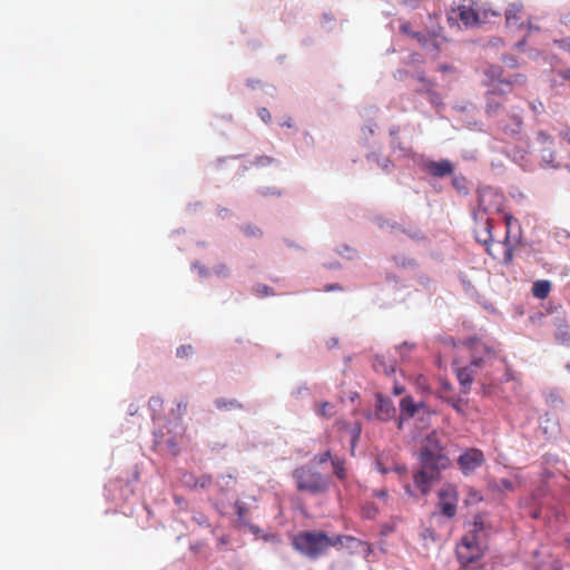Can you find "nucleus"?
<instances>
[{
	"mask_svg": "<svg viewBox=\"0 0 570 570\" xmlns=\"http://www.w3.org/2000/svg\"><path fill=\"white\" fill-rule=\"evenodd\" d=\"M469 350L471 361L468 365L458 367L455 375L461 386L462 393L470 392L474 379L483 375L481 379L483 385H491L494 381V367H505V361L499 357L495 351L482 342L480 338L471 337L463 342Z\"/></svg>",
	"mask_w": 570,
	"mask_h": 570,
	"instance_id": "nucleus-1",
	"label": "nucleus"
},
{
	"mask_svg": "<svg viewBox=\"0 0 570 570\" xmlns=\"http://www.w3.org/2000/svg\"><path fill=\"white\" fill-rule=\"evenodd\" d=\"M340 537H328L324 531H302L293 537L292 544L301 554L316 560L324 556L331 547H338Z\"/></svg>",
	"mask_w": 570,
	"mask_h": 570,
	"instance_id": "nucleus-2",
	"label": "nucleus"
},
{
	"mask_svg": "<svg viewBox=\"0 0 570 570\" xmlns=\"http://www.w3.org/2000/svg\"><path fill=\"white\" fill-rule=\"evenodd\" d=\"M419 459L421 465L433 471L444 470L451 464V460L445 453V449L435 431L423 439Z\"/></svg>",
	"mask_w": 570,
	"mask_h": 570,
	"instance_id": "nucleus-3",
	"label": "nucleus"
},
{
	"mask_svg": "<svg viewBox=\"0 0 570 570\" xmlns=\"http://www.w3.org/2000/svg\"><path fill=\"white\" fill-rule=\"evenodd\" d=\"M294 479L298 490L309 494H318L328 487V481L308 466H301L294 471Z\"/></svg>",
	"mask_w": 570,
	"mask_h": 570,
	"instance_id": "nucleus-4",
	"label": "nucleus"
},
{
	"mask_svg": "<svg viewBox=\"0 0 570 570\" xmlns=\"http://www.w3.org/2000/svg\"><path fill=\"white\" fill-rule=\"evenodd\" d=\"M488 544L482 541V538H475L472 534H464L456 546V557L463 567L479 560Z\"/></svg>",
	"mask_w": 570,
	"mask_h": 570,
	"instance_id": "nucleus-5",
	"label": "nucleus"
},
{
	"mask_svg": "<svg viewBox=\"0 0 570 570\" xmlns=\"http://www.w3.org/2000/svg\"><path fill=\"white\" fill-rule=\"evenodd\" d=\"M439 475L440 471H433L421 465V469L413 475V484L406 485L407 493L413 497L428 495Z\"/></svg>",
	"mask_w": 570,
	"mask_h": 570,
	"instance_id": "nucleus-6",
	"label": "nucleus"
},
{
	"mask_svg": "<svg viewBox=\"0 0 570 570\" xmlns=\"http://www.w3.org/2000/svg\"><path fill=\"white\" fill-rule=\"evenodd\" d=\"M492 219L489 217L481 216L480 222H478L474 227V236L478 243L485 246L489 255H491L493 258H498L499 255L495 254L492 249V245H494V242L492 239Z\"/></svg>",
	"mask_w": 570,
	"mask_h": 570,
	"instance_id": "nucleus-7",
	"label": "nucleus"
},
{
	"mask_svg": "<svg viewBox=\"0 0 570 570\" xmlns=\"http://www.w3.org/2000/svg\"><path fill=\"white\" fill-rule=\"evenodd\" d=\"M484 454L479 449H469L458 459V464L464 474H470L484 463Z\"/></svg>",
	"mask_w": 570,
	"mask_h": 570,
	"instance_id": "nucleus-8",
	"label": "nucleus"
},
{
	"mask_svg": "<svg viewBox=\"0 0 570 570\" xmlns=\"http://www.w3.org/2000/svg\"><path fill=\"white\" fill-rule=\"evenodd\" d=\"M487 75L490 78V89L488 90V95L490 96H502L511 92L512 90V81L500 79L501 69L499 67H491Z\"/></svg>",
	"mask_w": 570,
	"mask_h": 570,
	"instance_id": "nucleus-9",
	"label": "nucleus"
},
{
	"mask_svg": "<svg viewBox=\"0 0 570 570\" xmlns=\"http://www.w3.org/2000/svg\"><path fill=\"white\" fill-rule=\"evenodd\" d=\"M502 195L492 188H484L479 194V207L484 212L500 210Z\"/></svg>",
	"mask_w": 570,
	"mask_h": 570,
	"instance_id": "nucleus-10",
	"label": "nucleus"
},
{
	"mask_svg": "<svg viewBox=\"0 0 570 570\" xmlns=\"http://www.w3.org/2000/svg\"><path fill=\"white\" fill-rule=\"evenodd\" d=\"M395 414L392 401L383 394H376L375 415L382 421L391 420Z\"/></svg>",
	"mask_w": 570,
	"mask_h": 570,
	"instance_id": "nucleus-11",
	"label": "nucleus"
},
{
	"mask_svg": "<svg viewBox=\"0 0 570 570\" xmlns=\"http://www.w3.org/2000/svg\"><path fill=\"white\" fill-rule=\"evenodd\" d=\"M519 243V237H512L510 230H507L503 242L497 243L502 249V263L504 265H511L514 257V249Z\"/></svg>",
	"mask_w": 570,
	"mask_h": 570,
	"instance_id": "nucleus-12",
	"label": "nucleus"
},
{
	"mask_svg": "<svg viewBox=\"0 0 570 570\" xmlns=\"http://www.w3.org/2000/svg\"><path fill=\"white\" fill-rule=\"evenodd\" d=\"M419 82H424V89H416L420 95H425L432 105H440L442 101L441 95L434 89V82L425 78L423 75L417 76Z\"/></svg>",
	"mask_w": 570,
	"mask_h": 570,
	"instance_id": "nucleus-13",
	"label": "nucleus"
},
{
	"mask_svg": "<svg viewBox=\"0 0 570 570\" xmlns=\"http://www.w3.org/2000/svg\"><path fill=\"white\" fill-rule=\"evenodd\" d=\"M523 20V6L520 2L510 3L505 11V21L510 27H521Z\"/></svg>",
	"mask_w": 570,
	"mask_h": 570,
	"instance_id": "nucleus-14",
	"label": "nucleus"
},
{
	"mask_svg": "<svg viewBox=\"0 0 570 570\" xmlns=\"http://www.w3.org/2000/svg\"><path fill=\"white\" fill-rule=\"evenodd\" d=\"M465 534H472L475 538H482V541L488 544V530L485 518L483 514L475 515L472 523L469 525V530Z\"/></svg>",
	"mask_w": 570,
	"mask_h": 570,
	"instance_id": "nucleus-15",
	"label": "nucleus"
},
{
	"mask_svg": "<svg viewBox=\"0 0 570 570\" xmlns=\"http://www.w3.org/2000/svg\"><path fill=\"white\" fill-rule=\"evenodd\" d=\"M455 11L465 27H474L481 23L479 13L469 6L461 4Z\"/></svg>",
	"mask_w": 570,
	"mask_h": 570,
	"instance_id": "nucleus-16",
	"label": "nucleus"
},
{
	"mask_svg": "<svg viewBox=\"0 0 570 570\" xmlns=\"http://www.w3.org/2000/svg\"><path fill=\"white\" fill-rule=\"evenodd\" d=\"M426 170L434 177H445L453 173V165L446 159L430 161L426 164Z\"/></svg>",
	"mask_w": 570,
	"mask_h": 570,
	"instance_id": "nucleus-17",
	"label": "nucleus"
},
{
	"mask_svg": "<svg viewBox=\"0 0 570 570\" xmlns=\"http://www.w3.org/2000/svg\"><path fill=\"white\" fill-rule=\"evenodd\" d=\"M335 537H340L342 539L341 543H338V547H346L353 552L363 551L367 554L371 552V546L367 542H364L352 535L336 534Z\"/></svg>",
	"mask_w": 570,
	"mask_h": 570,
	"instance_id": "nucleus-18",
	"label": "nucleus"
},
{
	"mask_svg": "<svg viewBox=\"0 0 570 570\" xmlns=\"http://www.w3.org/2000/svg\"><path fill=\"white\" fill-rule=\"evenodd\" d=\"M400 409H401V413H400L397 428L402 429L403 420L413 417L417 411V405L415 404L413 397L405 396L401 400Z\"/></svg>",
	"mask_w": 570,
	"mask_h": 570,
	"instance_id": "nucleus-19",
	"label": "nucleus"
},
{
	"mask_svg": "<svg viewBox=\"0 0 570 570\" xmlns=\"http://www.w3.org/2000/svg\"><path fill=\"white\" fill-rule=\"evenodd\" d=\"M456 513V504L453 501H442L438 504V510L432 513V518L435 519L439 515H443L446 519H452Z\"/></svg>",
	"mask_w": 570,
	"mask_h": 570,
	"instance_id": "nucleus-20",
	"label": "nucleus"
},
{
	"mask_svg": "<svg viewBox=\"0 0 570 570\" xmlns=\"http://www.w3.org/2000/svg\"><path fill=\"white\" fill-rule=\"evenodd\" d=\"M550 291H551V283L546 279L537 281L532 285V295L539 299L547 298Z\"/></svg>",
	"mask_w": 570,
	"mask_h": 570,
	"instance_id": "nucleus-21",
	"label": "nucleus"
},
{
	"mask_svg": "<svg viewBox=\"0 0 570 570\" xmlns=\"http://www.w3.org/2000/svg\"><path fill=\"white\" fill-rule=\"evenodd\" d=\"M400 32L410 36L420 43H425L426 37L420 31H413L409 21H402L400 24Z\"/></svg>",
	"mask_w": 570,
	"mask_h": 570,
	"instance_id": "nucleus-22",
	"label": "nucleus"
},
{
	"mask_svg": "<svg viewBox=\"0 0 570 570\" xmlns=\"http://www.w3.org/2000/svg\"><path fill=\"white\" fill-rule=\"evenodd\" d=\"M343 428L348 430V433L351 435V452L354 453V449L356 446L357 441L360 440L362 428L360 423H355L352 426L347 424H343Z\"/></svg>",
	"mask_w": 570,
	"mask_h": 570,
	"instance_id": "nucleus-23",
	"label": "nucleus"
},
{
	"mask_svg": "<svg viewBox=\"0 0 570 570\" xmlns=\"http://www.w3.org/2000/svg\"><path fill=\"white\" fill-rule=\"evenodd\" d=\"M215 405L218 410L232 411V410H240L243 405L235 399L225 400L218 399L215 401Z\"/></svg>",
	"mask_w": 570,
	"mask_h": 570,
	"instance_id": "nucleus-24",
	"label": "nucleus"
},
{
	"mask_svg": "<svg viewBox=\"0 0 570 570\" xmlns=\"http://www.w3.org/2000/svg\"><path fill=\"white\" fill-rule=\"evenodd\" d=\"M458 495L456 487L452 483H444L438 492L439 499H456Z\"/></svg>",
	"mask_w": 570,
	"mask_h": 570,
	"instance_id": "nucleus-25",
	"label": "nucleus"
},
{
	"mask_svg": "<svg viewBox=\"0 0 570 570\" xmlns=\"http://www.w3.org/2000/svg\"><path fill=\"white\" fill-rule=\"evenodd\" d=\"M332 466L334 474L340 479L344 480L346 478V469H345V460L338 456H334L332 459Z\"/></svg>",
	"mask_w": 570,
	"mask_h": 570,
	"instance_id": "nucleus-26",
	"label": "nucleus"
},
{
	"mask_svg": "<svg viewBox=\"0 0 570 570\" xmlns=\"http://www.w3.org/2000/svg\"><path fill=\"white\" fill-rule=\"evenodd\" d=\"M495 96H490L487 94V107L485 111L489 116H493L498 112V110L501 107V102L499 100H495Z\"/></svg>",
	"mask_w": 570,
	"mask_h": 570,
	"instance_id": "nucleus-27",
	"label": "nucleus"
},
{
	"mask_svg": "<svg viewBox=\"0 0 570 570\" xmlns=\"http://www.w3.org/2000/svg\"><path fill=\"white\" fill-rule=\"evenodd\" d=\"M377 513V508L374 502L368 501L362 507V515L366 519H374Z\"/></svg>",
	"mask_w": 570,
	"mask_h": 570,
	"instance_id": "nucleus-28",
	"label": "nucleus"
},
{
	"mask_svg": "<svg viewBox=\"0 0 570 570\" xmlns=\"http://www.w3.org/2000/svg\"><path fill=\"white\" fill-rule=\"evenodd\" d=\"M377 468H379L380 472L383 474H385L390 471H395L399 475H402L403 473L406 472L405 465L394 464L393 468H387V466H384L381 461H377Z\"/></svg>",
	"mask_w": 570,
	"mask_h": 570,
	"instance_id": "nucleus-29",
	"label": "nucleus"
},
{
	"mask_svg": "<svg viewBox=\"0 0 570 570\" xmlns=\"http://www.w3.org/2000/svg\"><path fill=\"white\" fill-rule=\"evenodd\" d=\"M557 340L564 343L570 340L569 326L567 323L561 322L559 325V331L557 333Z\"/></svg>",
	"mask_w": 570,
	"mask_h": 570,
	"instance_id": "nucleus-30",
	"label": "nucleus"
},
{
	"mask_svg": "<svg viewBox=\"0 0 570 570\" xmlns=\"http://www.w3.org/2000/svg\"><path fill=\"white\" fill-rule=\"evenodd\" d=\"M333 409V404L330 402H322L317 404L316 413L323 417H328L332 415L331 410Z\"/></svg>",
	"mask_w": 570,
	"mask_h": 570,
	"instance_id": "nucleus-31",
	"label": "nucleus"
},
{
	"mask_svg": "<svg viewBox=\"0 0 570 570\" xmlns=\"http://www.w3.org/2000/svg\"><path fill=\"white\" fill-rule=\"evenodd\" d=\"M243 232L247 237H261L263 235V232L259 227L250 224L244 226Z\"/></svg>",
	"mask_w": 570,
	"mask_h": 570,
	"instance_id": "nucleus-32",
	"label": "nucleus"
},
{
	"mask_svg": "<svg viewBox=\"0 0 570 570\" xmlns=\"http://www.w3.org/2000/svg\"><path fill=\"white\" fill-rule=\"evenodd\" d=\"M275 163V159L269 157V156H258L255 158V160L253 161V164L256 166V167H266V166H271L272 164Z\"/></svg>",
	"mask_w": 570,
	"mask_h": 570,
	"instance_id": "nucleus-33",
	"label": "nucleus"
},
{
	"mask_svg": "<svg viewBox=\"0 0 570 570\" xmlns=\"http://www.w3.org/2000/svg\"><path fill=\"white\" fill-rule=\"evenodd\" d=\"M333 458L334 456H332L331 451H325L324 453L315 455L314 459H313V462L316 463V464H324L328 460L332 461Z\"/></svg>",
	"mask_w": 570,
	"mask_h": 570,
	"instance_id": "nucleus-34",
	"label": "nucleus"
},
{
	"mask_svg": "<svg viewBox=\"0 0 570 570\" xmlns=\"http://www.w3.org/2000/svg\"><path fill=\"white\" fill-rule=\"evenodd\" d=\"M188 402L186 400L177 403L176 409L174 410V414L178 417H181L187 411Z\"/></svg>",
	"mask_w": 570,
	"mask_h": 570,
	"instance_id": "nucleus-35",
	"label": "nucleus"
},
{
	"mask_svg": "<svg viewBox=\"0 0 570 570\" xmlns=\"http://www.w3.org/2000/svg\"><path fill=\"white\" fill-rule=\"evenodd\" d=\"M191 353H193L191 345H181L176 351V355L178 357H186V356H189Z\"/></svg>",
	"mask_w": 570,
	"mask_h": 570,
	"instance_id": "nucleus-36",
	"label": "nucleus"
},
{
	"mask_svg": "<svg viewBox=\"0 0 570 570\" xmlns=\"http://www.w3.org/2000/svg\"><path fill=\"white\" fill-rule=\"evenodd\" d=\"M373 366H374L375 371H381V370H382L384 373H389V371H391V372H393V371H394V368H393V366H392V365H390L389 367H387V366H385V365L382 363V361H381V358H380V357H376V358H375Z\"/></svg>",
	"mask_w": 570,
	"mask_h": 570,
	"instance_id": "nucleus-37",
	"label": "nucleus"
},
{
	"mask_svg": "<svg viewBox=\"0 0 570 570\" xmlns=\"http://www.w3.org/2000/svg\"><path fill=\"white\" fill-rule=\"evenodd\" d=\"M163 403H164V401L160 396H153L149 399V406L153 411H157L158 409H161Z\"/></svg>",
	"mask_w": 570,
	"mask_h": 570,
	"instance_id": "nucleus-38",
	"label": "nucleus"
},
{
	"mask_svg": "<svg viewBox=\"0 0 570 570\" xmlns=\"http://www.w3.org/2000/svg\"><path fill=\"white\" fill-rule=\"evenodd\" d=\"M495 487L499 490H511L513 488V482L508 479H501L495 483Z\"/></svg>",
	"mask_w": 570,
	"mask_h": 570,
	"instance_id": "nucleus-39",
	"label": "nucleus"
},
{
	"mask_svg": "<svg viewBox=\"0 0 570 570\" xmlns=\"http://www.w3.org/2000/svg\"><path fill=\"white\" fill-rule=\"evenodd\" d=\"M542 160L548 163V164H551L552 166H554L553 165V163H554L553 153L551 150H549V149H544L542 151Z\"/></svg>",
	"mask_w": 570,
	"mask_h": 570,
	"instance_id": "nucleus-40",
	"label": "nucleus"
},
{
	"mask_svg": "<svg viewBox=\"0 0 570 570\" xmlns=\"http://www.w3.org/2000/svg\"><path fill=\"white\" fill-rule=\"evenodd\" d=\"M503 218H504V222H505L507 230L511 232L512 223H517V219L511 214H509V213H505L503 215Z\"/></svg>",
	"mask_w": 570,
	"mask_h": 570,
	"instance_id": "nucleus-41",
	"label": "nucleus"
},
{
	"mask_svg": "<svg viewBox=\"0 0 570 570\" xmlns=\"http://www.w3.org/2000/svg\"><path fill=\"white\" fill-rule=\"evenodd\" d=\"M258 115L259 117L262 118V120L266 124H268L272 119V116L269 114V111L266 109V108H261L259 111H258Z\"/></svg>",
	"mask_w": 570,
	"mask_h": 570,
	"instance_id": "nucleus-42",
	"label": "nucleus"
},
{
	"mask_svg": "<svg viewBox=\"0 0 570 570\" xmlns=\"http://www.w3.org/2000/svg\"><path fill=\"white\" fill-rule=\"evenodd\" d=\"M234 509L236 510V512H237V514H238V519H239L240 521H243V520H244V515H245V513L247 512V510H246L244 507H242L240 504H238V502H237V501H236V502H235V504H234Z\"/></svg>",
	"mask_w": 570,
	"mask_h": 570,
	"instance_id": "nucleus-43",
	"label": "nucleus"
},
{
	"mask_svg": "<svg viewBox=\"0 0 570 570\" xmlns=\"http://www.w3.org/2000/svg\"><path fill=\"white\" fill-rule=\"evenodd\" d=\"M399 134H400V127L394 126L390 129V136L393 139V144L399 142Z\"/></svg>",
	"mask_w": 570,
	"mask_h": 570,
	"instance_id": "nucleus-44",
	"label": "nucleus"
},
{
	"mask_svg": "<svg viewBox=\"0 0 570 570\" xmlns=\"http://www.w3.org/2000/svg\"><path fill=\"white\" fill-rule=\"evenodd\" d=\"M510 81H512V85L513 83H515V85H523L524 81H525V78L522 75H514L513 79H511Z\"/></svg>",
	"mask_w": 570,
	"mask_h": 570,
	"instance_id": "nucleus-45",
	"label": "nucleus"
},
{
	"mask_svg": "<svg viewBox=\"0 0 570 570\" xmlns=\"http://www.w3.org/2000/svg\"><path fill=\"white\" fill-rule=\"evenodd\" d=\"M216 274L219 276H227L228 275V268L225 265H219L216 269Z\"/></svg>",
	"mask_w": 570,
	"mask_h": 570,
	"instance_id": "nucleus-46",
	"label": "nucleus"
},
{
	"mask_svg": "<svg viewBox=\"0 0 570 570\" xmlns=\"http://www.w3.org/2000/svg\"><path fill=\"white\" fill-rule=\"evenodd\" d=\"M448 402L451 404V406L456 411V412H461L462 409H461V404H460V401L459 400H448Z\"/></svg>",
	"mask_w": 570,
	"mask_h": 570,
	"instance_id": "nucleus-47",
	"label": "nucleus"
},
{
	"mask_svg": "<svg viewBox=\"0 0 570 570\" xmlns=\"http://www.w3.org/2000/svg\"><path fill=\"white\" fill-rule=\"evenodd\" d=\"M421 535L423 537V539H428V538H430V539H431V540H433V541L435 540L434 533H433V531H432V530H430V529H425V530L422 532V534H421Z\"/></svg>",
	"mask_w": 570,
	"mask_h": 570,
	"instance_id": "nucleus-48",
	"label": "nucleus"
},
{
	"mask_svg": "<svg viewBox=\"0 0 570 570\" xmlns=\"http://www.w3.org/2000/svg\"><path fill=\"white\" fill-rule=\"evenodd\" d=\"M540 514H541L540 509H538V508H531L530 509V515L533 519H538L540 517Z\"/></svg>",
	"mask_w": 570,
	"mask_h": 570,
	"instance_id": "nucleus-49",
	"label": "nucleus"
},
{
	"mask_svg": "<svg viewBox=\"0 0 570 570\" xmlns=\"http://www.w3.org/2000/svg\"><path fill=\"white\" fill-rule=\"evenodd\" d=\"M558 75L562 78V79H570V69H567V70H560L558 72Z\"/></svg>",
	"mask_w": 570,
	"mask_h": 570,
	"instance_id": "nucleus-50",
	"label": "nucleus"
},
{
	"mask_svg": "<svg viewBox=\"0 0 570 570\" xmlns=\"http://www.w3.org/2000/svg\"><path fill=\"white\" fill-rule=\"evenodd\" d=\"M538 137L542 142L550 140V136H548L546 132H539Z\"/></svg>",
	"mask_w": 570,
	"mask_h": 570,
	"instance_id": "nucleus-51",
	"label": "nucleus"
},
{
	"mask_svg": "<svg viewBox=\"0 0 570 570\" xmlns=\"http://www.w3.org/2000/svg\"><path fill=\"white\" fill-rule=\"evenodd\" d=\"M510 380H512V374L511 372L507 368L505 370V373H504V376L501 381H504V382H509Z\"/></svg>",
	"mask_w": 570,
	"mask_h": 570,
	"instance_id": "nucleus-52",
	"label": "nucleus"
},
{
	"mask_svg": "<svg viewBox=\"0 0 570 570\" xmlns=\"http://www.w3.org/2000/svg\"><path fill=\"white\" fill-rule=\"evenodd\" d=\"M257 292L268 295V287L266 285L258 286Z\"/></svg>",
	"mask_w": 570,
	"mask_h": 570,
	"instance_id": "nucleus-53",
	"label": "nucleus"
},
{
	"mask_svg": "<svg viewBox=\"0 0 570 570\" xmlns=\"http://www.w3.org/2000/svg\"><path fill=\"white\" fill-rule=\"evenodd\" d=\"M208 483H210V478H203V479L200 480V484H199V485H200L202 488H205Z\"/></svg>",
	"mask_w": 570,
	"mask_h": 570,
	"instance_id": "nucleus-54",
	"label": "nucleus"
},
{
	"mask_svg": "<svg viewBox=\"0 0 570 570\" xmlns=\"http://www.w3.org/2000/svg\"><path fill=\"white\" fill-rule=\"evenodd\" d=\"M393 391L395 394H401L403 393L404 389L402 386L395 385Z\"/></svg>",
	"mask_w": 570,
	"mask_h": 570,
	"instance_id": "nucleus-55",
	"label": "nucleus"
},
{
	"mask_svg": "<svg viewBox=\"0 0 570 570\" xmlns=\"http://www.w3.org/2000/svg\"><path fill=\"white\" fill-rule=\"evenodd\" d=\"M392 531H393V527H387V525H386V527H384V528L382 529V531H381V532H382V534H387L389 532H392Z\"/></svg>",
	"mask_w": 570,
	"mask_h": 570,
	"instance_id": "nucleus-56",
	"label": "nucleus"
},
{
	"mask_svg": "<svg viewBox=\"0 0 570 570\" xmlns=\"http://www.w3.org/2000/svg\"><path fill=\"white\" fill-rule=\"evenodd\" d=\"M563 138L570 144V130L563 134Z\"/></svg>",
	"mask_w": 570,
	"mask_h": 570,
	"instance_id": "nucleus-57",
	"label": "nucleus"
},
{
	"mask_svg": "<svg viewBox=\"0 0 570 570\" xmlns=\"http://www.w3.org/2000/svg\"><path fill=\"white\" fill-rule=\"evenodd\" d=\"M337 288H340V286H338V285H331V286H328V287L326 288V291H333V289H337Z\"/></svg>",
	"mask_w": 570,
	"mask_h": 570,
	"instance_id": "nucleus-58",
	"label": "nucleus"
},
{
	"mask_svg": "<svg viewBox=\"0 0 570 570\" xmlns=\"http://www.w3.org/2000/svg\"><path fill=\"white\" fill-rule=\"evenodd\" d=\"M552 397V401H559V402H562L561 399H559L557 395L554 394H551L550 395Z\"/></svg>",
	"mask_w": 570,
	"mask_h": 570,
	"instance_id": "nucleus-59",
	"label": "nucleus"
},
{
	"mask_svg": "<svg viewBox=\"0 0 570 570\" xmlns=\"http://www.w3.org/2000/svg\"><path fill=\"white\" fill-rule=\"evenodd\" d=\"M199 273H200L202 275H207V272L205 271V268H204V267H199Z\"/></svg>",
	"mask_w": 570,
	"mask_h": 570,
	"instance_id": "nucleus-60",
	"label": "nucleus"
},
{
	"mask_svg": "<svg viewBox=\"0 0 570 570\" xmlns=\"http://www.w3.org/2000/svg\"><path fill=\"white\" fill-rule=\"evenodd\" d=\"M514 120H515L518 126L521 124V119L519 117H515Z\"/></svg>",
	"mask_w": 570,
	"mask_h": 570,
	"instance_id": "nucleus-61",
	"label": "nucleus"
},
{
	"mask_svg": "<svg viewBox=\"0 0 570 570\" xmlns=\"http://www.w3.org/2000/svg\"><path fill=\"white\" fill-rule=\"evenodd\" d=\"M567 547L570 548V537L566 540Z\"/></svg>",
	"mask_w": 570,
	"mask_h": 570,
	"instance_id": "nucleus-62",
	"label": "nucleus"
},
{
	"mask_svg": "<svg viewBox=\"0 0 570 570\" xmlns=\"http://www.w3.org/2000/svg\"><path fill=\"white\" fill-rule=\"evenodd\" d=\"M283 126L292 127V124L289 121H286L283 124Z\"/></svg>",
	"mask_w": 570,
	"mask_h": 570,
	"instance_id": "nucleus-63",
	"label": "nucleus"
},
{
	"mask_svg": "<svg viewBox=\"0 0 570 570\" xmlns=\"http://www.w3.org/2000/svg\"><path fill=\"white\" fill-rule=\"evenodd\" d=\"M566 368L570 372V363L566 365Z\"/></svg>",
	"mask_w": 570,
	"mask_h": 570,
	"instance_id": "nucleus-64",
	"label": "nucleus"
}]
</instances>
